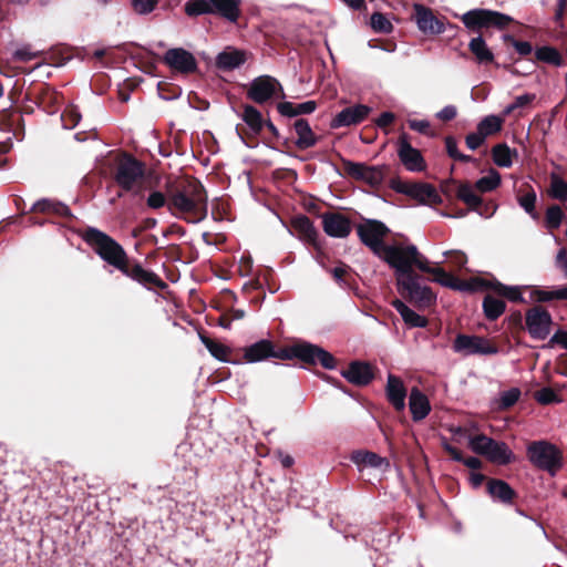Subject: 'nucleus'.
I'll list each match as a JSON object with an SVG mask.
<instances>
[{
    "instance_id": "obj_1",
    "label": "nucleus",
    "mask_w": 567,
    "mask_h": 567,
    "mask_svg": "<svg viewBox=\"0 0 567 567\" xmlns=\"http://www.w3.org/2000/svg\"><path fill=\"white\" fill-rule=\"evenodd\" d=\"M207 194L197 182H188L183 187L169 193L168 213L187 223H199L207 216Z\"/></svg>"
},
{
    "instance_id": "obj_2",
    "label": "nucleus",
    "mask_w": 567,
    "mask_h": 567,
    "mask_svg": "<svg viewBox=\"0 0 567 567\" xmlns=\"http://www.w3.org/2000/svg\"><path fill=\"white\" fill-rule=\"evenodd\" d=\"M391 268L394 269L396 282L400 278L412 275V267L426 270L427 258L422 255L415 245H388L379 255Z\"/></svg>"
},
{
    "instance_id": "obj_3",
    "label": "nucleus",
    "mask_w": 567,
    "mask_h": 567,
    "mask_svg": "<svg viewBox=\"0 0 567 567\" xmlns=\"http://www.w3.org/2000/svg\"><path fill=\"white\" fill-rule=\"evenodd\" d=\"M83 238L101 259L121 270L123 274H127L126 252L112 237L97 228L89 227Z\"/></svg>"
},
{
    "instance_id": "obj_4",
    "label": "nucleus",
    "mask_w": 567,
    "mask_h": 567,
    "mask_svg": "<svg viewBox=\"0 0 567 567\" xmlns=\"http://www.w3.org/2000/svg\"><path fill=\"white\" fill-rule=\"evenodd\" d=\"M528 461L537 468L555 476L564 465V454L555 444L545 441H533L526 447Z\"/></svg>"
},
{
    "instance_id": "obj_5",
    "label": "nucleus",
    "mask_w": 567,
    "mask_h": 567,
    "mask_svg": "<svg viewBox=\"0 0 567 567\" xmlns=\"http://www.w3.org/2000/svg\"><path fill=\"white\" fill-rule=\"evenodd\" d=\"M115 183L125 192L133 190L144 177V165L130 155H123L114 169Z\"/></svg>"
},
{
    "instance_id": "obj_6",
    "label": "nucleus",
    "mask_w": 567,
    "mask_h": 567,
    "mask_svg": "<svg viewBox=\"0 0 567 567\" xmlns=\"http://www.w3.org/2000/svg\"><path fill=\"white\" fill-rule=\"evenodd\" d=\"M461 20L468 30L495 27L505 29L513 18L498 11L473 9L461 16Z\"/></svg>"
},
{
    "instance_id": "obj_7",
    "label": "nucleus",
    "mask_w": 567,
    "mask_h": 567,
    "mask_svg": "<svg viewBox=\"0 0 567 567\" xmlns=\"http://www.w3.org/2000/svg\"><path fill=\"white\" fill-rule=\"evenodd\" d=\"M286 350L289 359L297 358L309 364L320 363L328 370L336 368V359L333 355L319 346L309 342H301L293 344Z\"/></svg>"
},
{
    "instance_id": "obj_8",
    "label": "nucleus",
    "mask_w": 567,
    "mask_h": 567,
    "mask_svg": "<svg viewBox=\"0 0 567 567\" xmlns=\"http://www.w3.org/2000/svg\"><path fill=\"white\" fill-rule=\"evenodd\" d=\"M396 287L403 297L420 307H430L436 299L431 288L422 285L414 274L400 278Z\"/></svg>"
},
{
    "instance_id": "obj_9",
    "label": "nucleus",
    "mask_w": 567,
    "mask_h": 567,
    "mask_svg": "<svg viewBox=\"0 0 567 567\" xmlns=\"http://www.w3.org/2000/svg\"><path fill=\"white\" fill-rule=\"evenodd\" d=\"M391 188L399 194L406 195L422 205H435L442 202V198L434 186L427 183H411L400 179L391 182Z\"/></svg>"
},
{
    "instance_id": "obj_10",
    "label": "nucleus",
    "mask_w": 567,
    "mask_h": 567,
    "mask_svg": "<svg viewBox=\"0 0 567 567\" xmlns=\"http://www.w3.org/2000/svg\"><path fill=\"white\" fill-rule=\"evenodd\" d=\"M452 348L455 353H458L463 357L476 354L489 355L496 354L498 352V348L489 342L488 339L475 334H457L454 339Z\"/></svg>"
},
{
    "instance_id": "obj_11",
    "label": "nucleus",
    "mask_w": 567,
    "mask_h": 567,
    "mask_svg": "<svg viewBox=\"0 0 567 567\" xmlns=\"http://www.w3.org/2000/svg\"><path fill=\"white\" fill-rule=\"evenodd\" d=\"M247 96L258 104H264L274 96L285 97V93L282 85L276 78L260 75L250 82Z\"/></svg>"
},
{
    "instance_id": "obj_12",
    "label": "nucleus",
    "mask_w": 567,
    "mask_h": 567,
    "mask_svg": "<svg viewBox=\"0 0 567 567\" xmlns=\"http://www.w3.org/2000/svg\"><path fill=\"white\" fill-rule=\"evenodd\" d=\"M357 233L360 240L368 246L377 256L388 246L383 238L389 233V228L377 219H368L358 225Z\"/></svg>"
},
{
    "instance_id": "obj_13",
    "label": "nucleus",
    "mask_w": 567,
    "mask_h": 567,
    "mask_svg": "<svg viewBox=\"0 0 567 567\" xmlns=\"http://www.w3.org/2000/svg\"><path fill=\"white\" fill-rule=\"evenodd\" d=\"M343 168L350 177L373 187L381 185L384 179V166H369L364 163L344 161Z\"/></svg>"
},
{
    "instance_id": "obj_14",
    "label": "nucleus",
    "mask_w": 567,
    "mask_h": 567,
    "mask_svg": "<svg viewBox=\"0 0 567 567\" xmlns=\"http://www.w3.org/2000/svg\"><path fill=\"white\" fill-rule=\"evenodd\" d=\"M270 358L288 360L289 355L286 349L276 350L270 340H259L244 349V360L247 363H257Z\"/></svg>"
},
{
    "instance_id": "obj_15",
    "label": "nucleus",
    "mask_w": 567,
    "mask_h": 567,
    "mask_svg": "<svg viewBox=\"0 0 567 567\" xmlns=\"http://www.w3.org/2000/svg\"><path fill=\"white\" fill-rule=\"evenodd\" d=\"M525 322L532 338L545 340L550 332L551 316L546 309L534 307L526 312Z\"/></svg>"
},
{
    "instance_id": "obj_16",
    "label": "nucleus",
    "mask_w": 567,
    "mask_h": 567,
    "mask_svg": "<svg viewBox=\"0 0 567 567\" xmlns=\"http://www.w3.org/2000/svg\"><path fill=\"white\" fill-rule=\"evenodd\" d=\"M163 61L172 70L188 74L197 70V61L195 56L183 48H173L165 52Z\"/></svg>"
},
{
    "instance_id": "obj_17",
    "label": "nucleus",
    "mask_w": 567,
    "mask_h": 567,
    "mask_svg": "<svg viewBox=\"0 0 567 567\" xmlns=\"http://www.w3.org/2000/svg\"><path fill=\"white\" fill-rule=\"evenodd\" d=\"M398 156L403 166L410 172H422L426 167L421 152L411 145L406 134H402L399 138Z\"/></svg>"
},
{
    "instance_id": "obj_18",
    "label": "nucleus",
    "mask_w": 567,
    "mask_h": 567,
    "mask_svg": "<svg viewBox=\"0 0 567 567\" xmlns=\"http://www.w3.org/2000/svg\"><path fill=\"white\" fill-rule=\"evenodd\" d=\"M371 109L364 104H357L341 110L331 121L332 128L357 125L363 122Z\"/></svg>"
},
{
    "instance_id": "obj_19",
    "label": "nucleus",
    "mask_w": 567,
    "mask_h": 567,
    "mask_svg": "<svg viewBox=\"0 0 567 567\" xmlns=\"http://www.w3.org/2000/svg\"><path fill=\"white\" fill-rule=\"evenodd\" d=\"M324 233L333 238H346L351 233V223L348 217L339 213L322 215Z\"/></svg>"
},
{
    "instance_id": "obj_20",
    "label": "nucleus",
    "mask_w": 567,
    "mask_h": 567,
    "mask_svg": "<svg viewBox=\"0 0 567 567\" xmlns=\"http://www.w3.org/2000/svg\"><path fill=\"white\" fill-rule=\"evenodd\" d=\"M415 21L417 28L424 33L441 34L445 31L444 23L423 6L415 7Z\"/></svg>"
},
{
    "instance_id": "obj_21",
    "label": "nucleus",
    "mask_w": 567,
    "mask_h": 567,
    "mask_svg": "<svg viewBox=\"0 0 567 567\" xmlns=\"http://www.w3.org/2000/svg\"><path fill=\"white\" fill-rule=\"evenodd\" d=\"M425 268L426 270L422 271L433 275L434 281L443 287L452 288L460 291H471L474 289L472 284L460 281L456 277H454L451 274H447L441 267H431L429 261L425 264Z\"/></svg>"
},
{
    "instance_id": "obj_22",
    "label": "nucleus",
    "mask_w": 567,
    "mask_h": 567,
    "mask_svg": "<svg viewBox=\"0 0 567 567\" xmlns=\"http://www.w3.org/2000/svg\"><path fill=\"white\" fill-rule=\"evenodd\" d=\"M350 458L359 472H363L365 468L386 470L390 465L385 457L369 451H355Z\"/></svg>"
},
{
    "instance_id": "obj_23",
    "label": "nucleus",
    "mask_w": 567,
    "mask_h": 567,
    "mask_svg": "<svg viewBox=\"0 0 567 567\" xmlns=\"http://www.w3.org/2000/svg\"><path fill=\"white\" fill-rule=\"evenodd\" d=\"M247 61V53L233 47H227L216 56V66L223 71L238 69Z\"/></svg>"
},
{
    "instance_id": "obj_24",
    "label": "nucleus",
    "mask_w": 567,
    "mask_h": 567,
    "mask_svg": "<svg viewBox=\"0 0 567 567\" xmlns=\"http://www.w3.org/2000/svg\"><path fill=\"white\" fill-rule=\"evenodd\" d=\"M342 377L355 385H367L373 379L372 367L367 362L353 361L342 371Z\"/></svg>"
},
{
    "instance_id": "obj_25",
    "label": "nucleus",
    "mask_w": 567,
    "mask_h": 567,
    "mask_svg": "<svg viewBox=\"0 0 567 567\" xmlns=\"http://www.w3.org/2000/svg\"><path fill=\"white\" fill-rule=\"evenodd\" d=\"M386 398L395 410L402 411L405 408L406 390L402 380L393 374L388 375L385 386Z\"/></svg>"
},
{
    "instance_id": "obj_26",
    "label": "nucleus",
    "mask_w": 567,
    "mask_h": 567,
    "mask_svg": "<svg viewBox=\"0 0 567 567\" xmlns=\"http://www.w3.org/2000/svg\"><path fill=\"white\" fill-rule=\"evenodd\" d=\"M409 408L415 422L425 419L431 411L427 396L417 388H412L410 391Z\"/></svg>"
},
{
    "instance_id": "obj_27",
    "label": "nucleus",
    "mask_w": 567,
    "mask_h": 567,
    "mask_svg": "<svg viewBox=\"0 0 567 567\" xmlns=\"http://www.w3.org/2000/svg\"><path fill=\"white\" fill-rule=\"evenodd\" d=\"M214 14H218L225 20L235 23L240 17L241 0H209Z\"/></svg>"
},
{
    "instance_id": "obj_28",
    "label": "nucleus",
    "mask_w": 567,
    "mask_h": 567,
    "mask_svg": "<svg viewBox=\"0 0 567 567\" xmlns=\"http://www.w3.org/2000/svg\"><path fill=\"white\" fill-rule=\"evenodd\" d=\"M293 128L298 136V138L295 142V145L299 150H307L313 147L317 144L318 137L313 133L307 120L298 118L293 124Z\"/></svg>"
},
{
    "instance_id": "obj_29",
    "label": "nucleus",
    "mask_w": 567,
    "mask_h": 567,
    "mask_svg": "<svg viewBox=\"0 0 567 567\" xmlns=\"http://www.w3.org/2000/svg\"><path fill=\"white\" fill-rule=\"evenodd\" d=\"M392 307L400 313L403 321L413 328H424L427 324V319L423 316H420L414 310L409 308L402 300L394 299L391 302Z\"/></svg>"
},
{
    "instance_id": "obj_30",
    "label": "nucleus",
    "mask_w": 567,
    "mask_h": 567,
    "mask_svg": "<svg viewBox=\"0 0 567 567\" xmlns=\"http://www.w3.org/2000/svg\"><path fill=\"white\" fill-rule=\"evenodd\" d=\"M486 457L498 465H507L515 458L514 453L505 442L493 441Z\"/></svg>"
},
{
    "instance_id": "obj_31",
    "label": "nucleus",
    "mask_w": 567,
    "mask_h": 567,
    "mask_svg": "<svg viewBox=\"0 0 567 567\" xmlns=\"http://www.w3.org/2000/svg\"><path fill=\"white\" fill-rule=\"evenodd\" d=\"M487 492L494 499L503 503H511L515 495L514 489L502 480H489Z\"/></svg>"
},
{
    "instance_id": "obj_32",
    "label": "nucleus",
    "mask_w": 567,
    "mask_h": 567,
    "mask_svg": "<svg viewBox=\"0 0 567 567\" xmlns=\"http://www.w3.org/2000/svg\"><path fill=\"white\" fill-rule=\"evenodd\" d=\"M468 48L480 64H487L494 61V54L482 35L473 38L468 43Z\"/></svg>"
},
{
    "instance_id": "obj_33",
    "label": "nucleus",
    "mask_w": 567,
    "mask_h": 567,
    "mask_svg": "<svg viewBox=\"0 0 567 567\" xmlns=\"http://www.w3.org/2000/svg\"><path fill=\"white\" fill-rule=\"evenodd\" d=\"M491 287L502 297L513 302H528L522 293L523 289H527V286H506L498 281L491 284Z\"/></svg>"
},
{
    "instance_id": "obj_34",
    "label": "nucleus",
    "mask_w": 567,
    "mask_h": 567,
    "mask_svg": "<svg viewBox=\"0 0 567 567\" xmlns=\"http://www.w3.org/2000/svg\"><path fill=\"white\" fill-rule=\"evenodd\" d=\"M555 299H567V286H563L553 290L533 289L530 291V301L547 302Z\"/></svg>"
},
{
    "instance_id": "obj_35",
    "label": "nucleus",
    "mask_w": 567,
    "mask_h": 567,
    "mask_svg": "<svg viewBox=\"0 0 567 567\" xmlns=\"http://www.w3.org/2000/svg\"><path fill=\"white\" fill-rule=\"evenodd\" d=\"M31 210L40 212V213H54L60 216H69L70 209L66 205L60 202H54L51 199H40L35 202Z\"/></svg>"
},
{
    "instance_id": "obj_36",
    "label": "nucleus",
    "mask_w": 567,
    "mask_h": 567,
    "mask_svg": "<svg viewBox=\"0 0 567 567\" xmlns=\"http://www.w3.org/2000/svg\"><path fill=\"white\" fill-rule=\"evenodd\" d=\"M506 305L502 299L487 295L483 300L484 315L488 320H496L505 311Z\"/></svg>"
},
{
    "instance_id": "obj_37",
    "label": "nucleus",
    "mask_w": 567,
    "mask_h": 567,
    "mask_svg": "<svg viewBox=\"0 0 567 567\" xmlns=\"http://www.w3.org/2000/svg\"><path fill=\"white\" fill-rule=\"evenodd\" d=\"M550 186L548 195L557 200H567V182L557 173L551 172L549 175Z\"/></svg>"
},
{
    "instance_id": "obj_38",
    "label": "nucleus",
    "mask_w": 567,
    "mask_h": 567,
    "mask_svg": "<svg viewBox=\"0 0 567 567\" xmlns=\"http://www.w3.org/2000/svg\"><path fill=\"white\" fill-rule=\"evenodd\" d=\"M494 163L499 167H511L513 164V155H517L516 151H512L507 144H497L492 150Z\"/></svg>"
},
{
    "instance_id": "obj_39",
    "label": "nucleus",
    "mask_w": 567,
    "mask_h": 567,
    "mask_svg": "<svg viewBox=\"0 0 567 567\" xmlns=\"http://www.w3.org/2000/svg\"><path fill=\"white\" fill-rule=\"evenodd\" d=\"M18 134L13 131L12 124L0 118V153H7L13 145V138H17Z\"/></svg>"
},
{
    "instance_id": "obj_40",
    "label": "nucleus",
    "mask_w": 567,
    "mask_h": 567,
    "mask_svg": "<svg viewBox=\"0 0 567 567\" xmlns=\"http://www.w3.org/2000/svg\"><path fill=\"white\" fill-rule=\"evenodd\" d=\"M243 120L254 133L261 131L264 122L261 113L252 105H246L243 111Z\"/></svg>"
},
{
    "instance_id": "obj_41",
    "label": "nucleus",
    "mask_w": 567,
    "mask_h": 567,
    "mask_svg": "<svg viewBox=\"0 0 567 567\" xmlns=\"http://www.w3.org/2000/svg\"><path fill=\"white\" fill-rule=\"evenodd\" d=\"M212 8L209 0H188L184 6L185 13L188 17L214 14Z\"/></svg>"
},
{
    "instance_id": "obj_42",
    "label": "nucleus",
    "mask_w": 567,
    "mask_h": 567,
    "mask_svg": "<svg viewBox=\"0 0 567 567\" xmlns=\"http://www.w3.org/2000/svg\"><path fill=\"white\" fill-rule=\"evenodd\" d=\"M457 198L464 202L472 209L478 208L482 204L481 197L475 193L474 188L468 184L460 185L457 188Z\"/></svg>"
},
{
    "instance_id": "obj_43",
    "label": "nucleus",
    "mask_w": 567,
    "mask_h": 567,
    "mask_svg": "<svg viewBox=\"0 0 567 567\" xmlns=\"http://www.w3.org/2000/svg\"><path fill=\"white\" fill-rule=\"evenodd\" d=\"M501 184V175L497 171L491 169L487 175L481 177L475 183V187L482 192H492Z\"/></svg>"
},
{
    "instance_id": "obj_44",
    "label": "nucleus",
    "mask_w": 567,
    "mask_h": 567,
    "mask_svg": "<svg viewBox=\"0 0 567 567\" xmlns=\"http://www.w3.org/2000/svg\"><path fill=\"white\" fill-rule=\"evenodd\" d=\"M535 55H536L537 60L556 65V66H560L563 63L560 53L558 52L557 49H555L553 47H547V45L540 47L536 50Z\"/></svg>"
},
{
    "instance_id": "obj_45",
    "label": "nucleus",
    "mask_w": 567,
    "mask_h": 567,
    "mask_svg": "<svg viewBox=\"0 0 567 567\" xmlns=\"http://www.w3.org/2000/svg\"><path fill=\"white\" fill-rule=\"evenodd\" d=\"M202 342L205 344L206 349L209 353L217 360L221 362L228 361V354L230 352L229 348L224 346L223 343L210 340L209 338L202 337Z\"/></svg>"
},
{
    "instance_id": "obj_46",
    "label": "nucleus",
    "mask_w": 567,
    "mask_h": 567,
    "mask_svg": "<svg viewBox=\"0 0 567 567\" xmlns=\"http://www.w3.org/2000/svg\"><path fill=\"white\" fill-rule=\"evenodd\" d=\"M502 128V118L495 115L484 117L477 125V131L483 133L485 137L497 133Z\"/></svg>"
},
{
    "instance_id": "obj_47",
    "label": "nucleus",
    "mask_w": 567,
    "mask_h": 567,
    "mask_svg": "<svg viewBox=\"0 0 567 567\" xmlns=\"http://www.w3.org/2000/svg\"><path fill=\"white\" fill-rule=\"evenodd\" d=\"M493 441H494L493 439H491L484 434H480V435L471 436L468 439V446L471 447V450L474 453L486 456Z\"/></svg>"
},
{
    "instance_id": "obj_48",
    "label": "nucleus",
    "mask_w": 567,
    "mask_h": 567,
    "mask_svg": "<svg viewBox=\"0 0 567 567\" xmlns=\"http://www.w3.org/2000/svg\"><path fill=\"white\" fill-rule=\"evenodd\" d=\"M293 226L307 240L312 241L316 239L317 230L307 216L297 217L293 221Z\"/></svg>"
},
{
    "instance_id": "obj_49",
    "label": "nucleus",
    "mask_w": 567,
    "mask_h": 567,
    "mask_svg": "<svg viewBox=\"0 0 567 567\" xmlns=\"http://www.w3.org/2000/svg\"><path fill=\"white\" fill-rule=\"evenodd\" d=\"M41 54V51L33 50L30 44H22L12 52V59L19 62H30Z\"/></svg>"
},
{
    "instance_id": "obj_50",
    "label": "nucleus",
    "mask_w": 567,
    "mask_h": 567,
    "mask_svg": "<svg viewBox=\"0 0 567 567\" xmlns=\"http://www.w3.org/2000/svg\"><path fill=\"white\" fill-rule=\"evenodd\" d=\"M564 217L565 214L559 206L554 205L548 207L545 216L546 227L549 229L558 228L561 225Z\"/></svg>"
},
{
    "instance_id": "obj_51",
    "label": "nucleus",
    "mask_w": 567,
    "mask_h": 567,
    "mask_svg": "<svg viewBox=\"0 0 567 567\" xmlns=\"http://www.w3.org/2000/svg\"><path fill=\"white\" fill-rule=\"evenodd\" d=\"M169 205V195L166 196L161 190H153L146 197V206L150 209L157 210L166 207L168 209Z\"/></svg>"
},
{
    "instance_id": "obj_52",
    "label": "nucleus",
    "mask_w": 567,
    "mask_h": 567,
    "mask_svg": "<svg viewBox=\"0 0 567 567\" xmlns=\"http://www.w3.org/2000/svg\"><path fill=\"white\" fill-rule=\"evenodd\" d=\"M371 28L381 33H390L393 29L391 21L382 13L374 12L370 18Z\"/></svg>"
},
{
    "instance_id": "obj_53",
    "label": "nucleus",
    "mask_w": 567,
    "mask_h": 567,
    "mask_svg": "<svg viewBox=\"0 0 567 567\" xmlns=\"http://www.w3.org/2000/svg\"><path fill=\"white\" fill-rule=\"evenodd\" d=\"M126 276L142 284H153L156 280V275L143 269L140 265H135L131 270L127 269Z\"/></svg>"
},
{
    "instance_id": "obj_54",
    "label": "nucleus",
    "mask_w": 567,
    "mask_h": 567,
    "mask_svg": "<svg viewBox=\"0 0 567 567\" xmlns=\"http://www.w3.org/2000/svg\"><path fill=\"white\" fill-rule=\"evenodd\" d=\"M158 4V0H131L135 13L145 16L152 13Z\"/></svg>"
},
{
    "instance_id": "obj_55",
    "label": "nucleus",
    "mask_w": 567,
    "mask_h": 567,
    "mask_svg": "<svg viewBox=\"0 0 567 567\" xmlns=\"http://www.w3.org/2000/svg\"><path fill=\"white\" fill-rule=\"evenodd\" d=\"M520 396V390L518 388H512L501 393L499 406L502 409H508L513 406Z\"/></svg>"
},
{
    "instance_id": "obj_56",
    "label": "nucleus",
    "mask_w": 567,
    "mask_h": 567,
    "mask_svg": "<svg viewBox=\"0 0 567 567\" xmlns=\"http://www.w3.org/2000/svg\"><path fill=\"white\" fill-rule=\"evenodd\" d=\"M503 40L511 43L519 55H528L533 52V47L527 41H518L511 34H504Z\"/></svg>"
},
{
    "instance_id": "obj_57",
    "label": "nucleus",
    "mask_w": 567,
    "mask_h": 567,
    "mask_svg": "<svg viewBox=\"0 0 567 567\" xmlns=\"http://www.w3.org/2000/svg\"><path fill=\"white\" fill-rule=\"evenodd\" d=\"M536 193L530 190L518 198L520 207L530 216H535Z\"/></svg>"
},
{
    "instance_id": "obj_58",
    "label": "nucleus",
    "mask_w": 567,
    "mask_h": 567,
    "mask_svg": "<svg viewBox=\"0 0 567 567\" xmlns=\"http://www.w3.org/2000/svg\"><path fill=\"white\" fill-rule=\"evenodd\" d=\"M535 398L537 402L542 404H550L559 401L556 392L549 388H543L537 391Z\"/></svg>"
},
{
    "instance_id": "obj_59",
    "label": "nucleus",
    "mask_w": 567,
    "mask_h": 567,
    "mask_svg": "<svg viewBox=\"0 0 567 567\" xmlns=\"http://www.w3.org/2000/svg\"><path fill=\"white\" fill-rule=\"evenodd\" d=\"M445 146H446V151H447V154L455 158V159H460V161H463V162H467L468 161V156L466 155H463L458 152L457 150V143L456 141L451 137V136H447L445 138Z\"/></svg>"
},
{
    "instance_id": "obj_60",
    "label": "nucleus",
    "mask_w": 567,
    "mask_h": 567,
    "mask_svg": "<svg viewBox=\"0 0 567 567\" xmlns=\"http://www.w3.org/2000/svg\"><path fill=\"white\" fill-rule=\"evenodd\" d=\"M444 256L457 268H463L467 262L466 255L458 250L445 251Z\"/></svg>"
},
{
    "instance_id": "obj_61",
    "label": "nucleus",
    "mask_w": 567,
    "mask_h": 567,
    "mask_svg": "<svg viewBox=\"0 0 567 567\" xmlns=\"http://www.w3.org/2000/svg\"><path fill=\"white\" fill-rule=\"evenodd\" d=\"M485 138L486 137L483 135V133L476 131L466 136V145L470 150L474 151L484 143Z\"/></svg>"
},
{
    "instance_id": "obj_62",
    "label": "nucleus",
    "mask_w": 567,
    "mask_h": 567,
    "mask_svg": "<svg viewBox=\"0 0 567 567\" xmlns=\"http://www.w3.org/2000/svg\"><path fill=\"white\" fill-rule=\"evenodd\" d=\"M277 110L282 116H297V104H293L292 102H280L277 105Z\"/></svg>"
},
{
    "instance_id": "obj_63",
    "label": "nucleus",
    "mask_w": 567,
    "mask_h": 567,
    "mask_svg": "<svg viewBox=\"0 0 567 567\" xmlns=\"http://www.w3.org/2000/svg\"><path fill=\"white\" fill-rule=\"evenodd\" d=\"M408 123L411 130L421 134H427L430 128V122L426 120H409Z\"/></svg>"
},
{
    "instance_id": "obj_64",
    "label": "nucleus",
    "mask_w": 567,
    "mask_h": 567,
    "mask_svg": "<svg viewBox=\"0 0 567 567\" xmlns=\"http://www.w3.org/2000/svg\"><path fill=\"white\" fill-rule=\"evenodd\" d=\"M457 114V110L454 105H446L440 112L436 113V117L441 121H451Z\"/></svg>"
}]
</instances>
